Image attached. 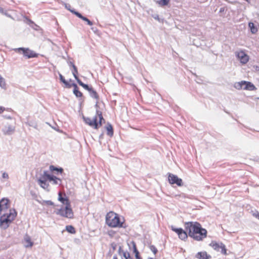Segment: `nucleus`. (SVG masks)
Here are the masks:
<instances>
[{
  "instance_id": "f3484780",
  "label": "nucleus",
  "mask_w": 259,
  "mask_h": 259,
  "mask_svg": "<svg viewBox=\"0 0 259 259\" xmlns=\"http://www.w3.org/2000/svg\"><path fill=\"white\" fill-rule=\"evenodd\" d=\"M74 88L73 93L77 97H82L83 96L82 93L79 91L77 85L75 83L71 84V87Z\"/></svg>"
},
{
  "instance_id": "20e7f679",
  "label": "nucleus",
  "mask_w": 259,
  "mask_h": 259,
  "mask_svg": "<svg viewBox=\"0 0 259 259\" xmlns=\"http://www.w3.org/2000/svg\"><path fill=\"white\" fill-rule=\"evenodd\" d=\"M48 181L53 182V184H57L58 181H61V180L57 178L56 176L49 174L47 171H45L40 178L38 180V183L40 186L44 189H48L49 184L47 182Z\"/></svg>"
},
{
  "instance_id": "2eb2a0df",
  "label": "nucleus",
  "mask_w": 259,
  "mask_h": 259,
  "mask_svg": "<svg viewBox=\"0 0 259 259\" xmlns=\"http://www.w3.org/2000/svg\"><path fill=\"white\" fill-rule=\"evenodd\" d=\"M71 12L73 13L74 14H75L77 17H78V18H80L81 19H82V20L85 21L87 22V24L90 25V26H92L93 25V23L92 21H91L88 18H87V17H84L80 13L77 12H76V11H74L73 10H72L71 11Z\"/></svg>"
},
{
  "instance_id": "0eeeda50",
  "label": "nucleus",
  "mask_w": 259,
  "mask_h": 259,
  "mask_svg": "<svg viewBox=\"0 0 259 259\" xmlns=\"http://www.w3.org/2000/svg\"><path fill=\"white\" fill-rule=\"evenodd\" d=\"M18 53L22 54L27 58H37L38 54L28 48H19L15 49Z\"/></svg>"
},
{
  "instance_id": "412c9836",
  "label": "nucleus",
  "mask_w": 259,
  "mask_h": 259,
  "mask_svg": "<svg viewBox=\"0 0 259 259\" xmlns=\"http://www.w3.org/2000/svg\"><path fill=\"white\" fill-rule=\"evenodd\" d=\"M59 78L61 81L62 82L65 84L66 88H70L71 87V84L65 80V79L62 74H59Z\"/></svg>"
},
{
  "instance_id": "a211bd4d",
  "label": "nucleus",
  "mask_w": 259,
  "mask_h": 259,
  "mask_svg": "<svg viewBox=\"0 0 259 259\" xmlns=\"http://www.w3.org/2000/svg\"><path fill=\"white\" fill-rule=\"evenodd\" d=\"M71 65L73 67V70L72 71V74L75 78V79L77 80V82L79 84V82H82L79 78H78L77 74H78V71L77 67L75 66V65L73 63H71Z\"/></svg>"
},
{
  "instance_id": "1a4fd4ad",
  "label": "nucleus",
  "mask_w": 259,
  "mask_h": 259,
  "mask_svg": "<svg viewBox=\"0 0 259 259\" xmlns=\"http://www.w3.org/2000/svg\"><path fill=\"white\" fill-rule=\"evenodd\" d=\"M10 202L8 199L3 198L0 201V214L8 213L11 209L10 208Z\"/></svg>"
},
{
  "instance_id": "6ab92c4d",
  "label": "nucleus",
  "mask_w": 259,
  "mask_h": 259,
  "mask_svg": "<svg viewBox=\"0 0 259 259\" xmlns=\"http://www.w3.org/2000/svg\"><path fill=\"white\" fill-rule=\"evenodd\" d=\"M49 169L51 172L56 175H58L59 173L61 174L63 171L62 168H59L55 167L54 165L50 166Z\"/></svg>"
},
{
  "instance_id": "f257e3e1",
  "label": "nucleus",
  "mask_w": 259,
  "mask_h": 259,
  "mask_svg": "<svg viewBox=\"0 0 259 259\" xmlns=\"http://www.w3.org/2000/svg\"><path fill=\"white\" fill-rule=\"evenodd\" d=\"M184 225L188 236L194 240L201 241L206 238L207 235V230L203 228L201 225L198 222H186Z\"/></svg>"
},
{
  "instance_id": "7c9ffc66",
  "label": "nucleus",
  "mask_w": 259,
  "mask_h": 259,
  "mask_svg": "<svg viewBox=\"0 0 259 259\" xmlns=\"http://www.w3.org/2000/svg\"><path fill=\"white\" fill-rule=\"evenodd\" d=\"M149 248L150 249V250L154 254H156L157 252H158V250L156 248V247L153 245H150L149 246Z\"/></svg>"
},
{
  "instance_id": "f03ea898",
  "label": "nucleus",
  "mask_w": 259,
  "mask_h": 259,
  "mask_svg": "<svg viewBox=\"0 0 259 259\" xmlns=\"http://www.w3.org/2000/svg\"><path fill=\"white\" fill-rule=\"evenodd\" d=\"M105 221L106 224L111 228L123 227V219H121L117 213L112 211L107 213Z\"/></svg>"
},
{
  "instance_id": "c85d7f7f",
  "label": "nucleus",
  "mask_w": 259,
  "mask_h": 259,
  "mask_svg": "<svg viewBox=\"0 0 259 259\" xmlns=\"http://www.w3.org/2000/svg\"><path fill=\"white\" fill-rule=\"evenodd\" d=\"M25 241L27 243V247H31L33 245V243L31 241L29 237H27L25 238Z\"/></svg>"
},
{
  "instance_id": "a878e982",
  "label": "nucleus",
  "mask_w": 259,
  "mask_h": 259,
  "mask_svg": "<svg viewBox=\"0 0 259 259\" xmlns=\"http://www.w3.org/2000/svg\"><path fill=\"white\" fill-rule=\"evenodd\" d=\"M170 0H159L157 2V3L160 6L163 7L165 6H167L169 3Z\"/></svg>"
},
{
  "instance_id": "c756f323",
  "label": "nucleus",
  "mask_w": 259,
  "mask_h": 259,
  "mask_svg": "<svg viewBox=\"0 0 259 259\" xmlns=\"http://www.w3.org/2000/svg\"><path fill=\"white\" fill-rule=\"evenodd\" d=\"M0 86L3 88H5L6 87V83L5 79L0 75Z\"/></svg>"
},
{
  "instance_id": "e433bc0d",
  "label": "nucleus",
  "mask_w": 259,
  "mask_h": 259,
  "mask_svg": "<svg viewBox=\"0 0 259 259\" xmlns=\"http://www.w3.org/2000/svg\"><path fill=\"white\" fill-rule=\"evenodd\" d=\"M0 12L2 13H3V9L1 8H0Z\"/></svg>"
},
{
  "instance_id": "aec40b11",
  "label": "nucleus",
  "mask_w": 259,
  "mask_h": 259,
  "mask_svg": "<svg viewBox=\"0 0 259 259\" xmlns=\"http://www.w3.org/2000/svg\"><path fill=\"white\" fill-rule=\"evenodd\" d=\"M248 26L250 29L251 32L252 34H255L257 32L258 29L256 26H255L253 23L249 22L248 23Z\"/></svg>"
},
{
  "instance_id": "5701e85b",
  "label": "nucleus",
  "mask_w": 259,
  "mask_h": 259,
  "mask_svg": "<svg viewBox=\"0 0 259 259\" xmlns=\"http://www.w3.org/2000/svg\"><path fill=\"white\" fill-rule=\"evenodd\" d=\"M187 232L186 231L183 230L182 232L180 234L179 236V238L182 240H186L188 238V234L187 233Z\"/></svg>"
},
{
  "instance_id": "9d476101",
  "label": "nucleus",
  "mask_w": 259,
  "mask_h": 259,
  "mask_svg": "<svg viewBox=\"0 0 259 259\" xmlns=\"http://www.w3.org/2000/svg\"><path fill=\"white\" fill-rule=\"evenodd\" d=\"M79 85L83 87L85 90L89 91L90 96L97 100L99 99V96L97 92L92 88L88 85L84 84L82 82H79Z\"/></svg>"
},
{
  "instance_id": "9b49d317",
  "label": "nucleus",
  "mask_w": 259,
  "mask_h": 259,
  "mask_svg": "<svg viewBox=\"0 0 259 259\" xmlns=\"http://www.w3.org/2000/svg\"><path fill=\"white\" fill-rule=\"evenodd\" d=\"M209 245L214 250L217 251H221L223 254L225 255L227 254V249L225 245L223 243H219L216 242L212 241Z\"/></svg>"
},
{
  "instance_id": "393cba45",
  "label": "nucleus",
  "mask_w": 259,
  "mask_h": 259,
  "mask_svg": "<svg viewBox=\"0 0 259 259\" xmlns=\"http://www.w3.org/2000/svg\"><path fill=\"white\" fill-rule=\"evenodd\" d=\"M171 230L176 233L178 236L180 235V234L182 232L183 229L182 228H176L174 226H171L170 227Z\"/></svg>"
},
{
  "instance_id": "423d86ee",
  "label": "nucleus",
  "mask_w": 259,
  "mask_h": 259,
  "mask_svg": "<svg viewBox=\"0 0 259 259\" xmlns=\"http://www.w3.org/2000/svg\"><path fill=\"white\" fill-rule=\"evenodd\" d=\"M56 214L68 219H73L74 218V213L71 205H65L64 207H62L57 210Z\"/></svg>"
},
{
  "instance_id": "ddd939ff",
  "label": "nucleus",
  "mask_w": 259,
  "mask_h": 259,
  "mask_svg": "<svg viewBox=\"0 0 259 259\" xmlns=\"http://www.w3.org/2000/svg\"><path fill=\"white\" fill-rule=\"evenodd\" d=\"M58 200L65 205H71L69 199L65 193L59 192L58 193Z\"/></svg>"
},
{
  "instance_id": "4be33fe9",
  "label": "nucleus",
  "mask_w": 259,
  "mask_h": 259,
  "mask_svg": "<svg viewBox=\"0 0 259 259\" xmlns=\"http://www.w3.org/2000/svg\"><path fill=\"white\" fill-rule=\"evenodd\" d=\"M107 134L111 137L113 135V127L111 124H108L106 127Z\"/></svg>"
},
{
  "instance_id": "dca6fc26",
  "label": "nucleus",
  "mask_w": 259,
  "mask_h": 259,
  "mask_svg": "<svg viewBox=\"0 0 259 259\" xmlns=\"http://www.w3.org/2000/svg\"><path fill=\"white\" fill-rule=\"evenodd\" d=\"M196 257L198 259H210L211 256L208 254L206 251H200L196 254Z\"/></svg>"
},
{
  "instance_id": "39448f33",
  "label": "nucleus",
  "mask_w": 259,
  "mask_h": 259,
  "mask_svg": "<svg viewBox=\"0 0 259 259\" xmlns=\"http://www.w3.org/2000/svg\"><path fill=\"white\" fill-rule=\"evenodd\" d=\"M83 119L86 124L96 130L102 126V122L104 120L102 116V112L99 110L97 111L96 115L93 118L85 117Z\"/></svg>"
},
{
  "instance_id": "f8f14e48",
  "label": "nucleus",
  "mask_w": 259,
  "mask_h": 259,
  "mask_svg": "<svg viewBox=\"0 0 259 259\" xmlns=\"http://www.w3.org/2000/svg\"><path fill=\"white\" fill-rule=\"evenodd\" d=\"M168 182L170 184H176L178 186L183 185L182 180L172 174H168Z\"/></svg>"
},
{
  "instance_id": "72a5a7b5",
  "label": "nucleus",
  "mask_w": 259,
  "mask_h": 259,
  "mask_svg": "<svg viewBox=\"0 0 259 259\" xmlns=\"http://www.w3.org/2000/svg\"><path fill=\"white\" fill-rule=\"evenodd\" d=\"M5 111V108L0 106V114L2 113Z\"/></svg>"
},
{
  "instance_id": "473e14b6",
  "label": "nucleus",
  "mask_w": 259,
  "mask_h": 259,
  "mask_svg": "<svg viewBox=\"0 0 259 259\" xmlns=\"http://www.w3.org/2000/svg\"><path fill=\"white\" fill-rule=\"evenodd\" d=\"M3 176V178L4 179H8L9 178L8 174L7 172H5L3 174V176Z\"/></svg>"
},
{
  "instance_id": "c9c22d12",
  "label": "nucleus",
  "mask_w": 259,
  "mask_h": 259,
  "mask_svg": "<svg viewBox=\"0 0 259 259\" xmlns=\"http://www.w3.org/2000/svg\"><path fill=\"white\" fill-rule=\"evenodd\" d=\"M113 259H118L117 255H115L113 257Z\"/></svg>"
},
{
  "instance_id": "b1692460",
  "label": "nucleus",
  "mask_w": 259,
  "mask_h": 259,
  "mask_svg": "<svg viewBox=\"0 0 259 259\" xmlns=\"http://www.w3.org/2000/svg\"><path fill=\"white\" fill-rule=\"evenodd\" d=\"M66 230L71 234H74L76 233V230L74 227L71 225L66 226Z\"/></svg>"
},
{
  "instance_id": "bb28decb",
  "label": "nucleus",
  "mask_w": 259,
  "mask_h": 259,
  "mask_svg": "<svg viewBox=\"0 0 259 259\" xmlns=\"http://www.w3.org/2000/svg\"><path fill=\"white\" fill-rule=\"evenodd\" d=\"M134 252L135 253V257L136 259H142V258L140 256L139 252L137 250L136 244L134 243Z\"/></svg>"
},
{
  "instance_id": "6e6552de",
  "label": "nucleus",
  "mask_w": 259,
  "mask_h": 259,
  "mask_svg": "<svg viewBox=\"0 0 259 259\" xmlns=\"http://www.w3.org/2000/svg\"><path fill=\"white\" fill-rule=\"evenodd\" d=\"M235 87L238 89L253 91L255 89V86L250 82L241 81L235 83Z\"/></svg>"
},
{
  "instance_id": "f704fd0d",
  "label": "nucleus",
  "mask_w": 259,
  "mask_h": 259,
  "mask_svg": "<svg viewBox=\"0 0 259 259\" xmlns=\"http://www.w3.org/2000/svg\"><path fill=\"white\" fill-rule=\"evenodd\" d=\"M253 215L257 219H258L259 220V213H254L253 214Z\"/></svg>"
},
{
  "instance_id": "4468645a",
  "label": "nucleus",
  "mask_w": 259,
  "mask_h": 259,
  "mask_svg": "<svg viewBox=\"0 0 259 259\" xmlns=\"http://www.w3.org/2000/svg\"><path fill=\"white\" fill-rule=\"evenodd\" d=\"M237 56L242 64H246L249 61V56L243 51L237 52Z\"/></svg>"
},
{
  "instance_id": "2f4dec72",
  "label": "nucleus",
  "mask_w": 259,
  "mask_h": 259,
  "mask_svg": "<svg viewBox=\"0 0 259 259\" xmlns=\"http://www.w3.org/2000/svg\"><path fill=\"white\" fill-rule=\"evenodd\" d=\"M42 205H54V203L50 200H44L41 202Z\"/></svg>"
},
{
  "instance_id": "7ed1b4c3",
  "label": "nucleus",
  "mask_w": 259,
  "mask_h": 259,
  "mask_svg": "<svg viewBox=\"0 0 259 259\" xmlns=\"http://www.w3.org/2000/svg\"><path fill=\"white\" fill-rule=\"evenodd\" d=\"M0 227L1 228L6 229L10 224L14 220L17 216V212L15 209H11L8 213H4L0 214Z\"/></svg>"
},
{
  "instance_id": "cd10ccee",
  "label": "nucleus",
  "mask_w": 259,
  "mask_h": 259,
  "mask_svg": "<svg viewBox=\"0 0 259 259\" xmlns=\"http://www.w3.org/2000/svg\"><path fill=\"white\" fill-rule=\"evenodd\" d=\"M122 256H123L122 259H133V258L131 257L130 253L127 251H123Z\"/></svg>"
}]
</instances>
